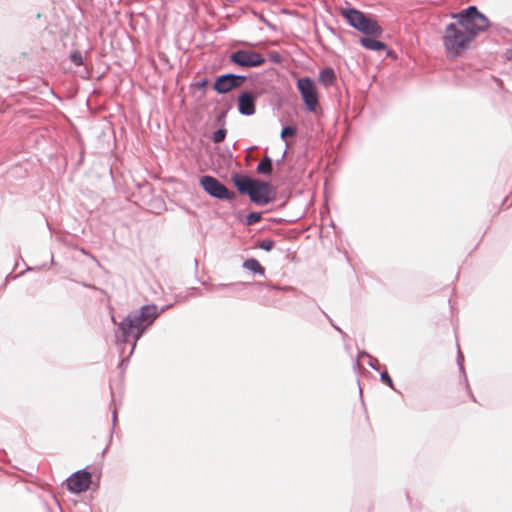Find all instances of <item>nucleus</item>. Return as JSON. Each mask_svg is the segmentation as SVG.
<instances>
[{
    "label": "nucleus",
    "mask_w": 512,
    "mask_h": 512,
    "mask_svg": "<svg viewBox=\"0 0 512 512\" xmlns=\"http://www.w3.org/2000/svg\"><path fill=\"white\" fill-rule=\"evenodd\" d=\"M256 96L249 91L242 92L238 96V111L245 116H251L255 113Z\"/></svg>",
    "instance_id": "nucleus-11"
},
{
    "label": "nucleus",
    "mask_w": 512,
    "mask_h": 512,
    "mask_svg": "<svg viewBox=\"0 0 512 512\" xmlns=\"http://www.w3.org/2000/svg\"><path fill=\"white\" fill-rule=\"evenodd\" d=\"M200 185L203 190L211 197L219 200L232 201L236 198V194L226 188L217 178L205 175L200 178Z\"/></svg>",
    "instance_id": "nucleus-5"
},
{
    "label": "nucleus",
    "mask_w": 512,
    "mask_h": 512,
    "mask_svg": "<svg viewBox=\"0 0 512 512\" xmlns=\"http://www.w3.org/2000/svg\"><path fill=\"white\" fill-rule=\"evenodd\" d=\"M361 45L371 51H380L386 48V44L377 39L370 37H362L360 39Z\"/></svg>",
    "instance_id": "nucleus-14"
},
{
    "label": "nucleus",
    "mask_w": 512,
    "mask_h": 512,
    "mask_svg": "<svg viewBox=\"0 0 512 512\" xmlns=\"http://www.w3.org/2000/svg\"><path fill=\"white\" fill-rule=\"evenodd\" d=\"M226 134H227V131H226L225 128H219L212 135L213 142L214 143H221L222 141H224V139L226 137Z\"/></svg>",
    "instance_id": "nucleus-17"
},
{
    "label": "nucleus",
    "mask_w": 512,
    "mask_h": 512,
    "mask_svg": "<svg viewBox=\"0 0 512 512\" xmlns=\"http://www.w3.org/2000/svg\"><path fill=\"white\" fill-rule=\"evenodd\" d=\"M362 356H367V357L369 358V366H370L372 369L376 370V371L378 370V367H377V365H378V359H376V358H374V357L370 356L369 354H367V353H366V352H364V351H363V352H360V353H359V355H358V357H359V358H360V357H362Z\"/></svg>",
    "instance_id": "nucleus-22"
},
{
    "label": "nucleus",
    "mask_w": 512,
    "mask_h": 512,
    "mask_svg": "<svg viewBox=\"0 0 512 512\" xmlns=\"http://www.w3.org/2000/svg\"><path fill=\"white\" fill-rule=\"evenodd\" d=\"M271 59H272L274 62L278 63V62H280V60H281V56H280L278 53H275V54H272V55H271Z\"/></svg>",
    "instance_id": "nucleus-26"
},
{
    "label": "nucleus",
    "mask_w": 512,
    "mask_h": 512,
    "mask_svg": "<svg viewBox=\"0 0 512 512\" xmlns=\"http://www.w3.org/2000/svg\"><path fill=\"white\" fill-rule=\"evenodd\" d=\"M227 286H228L227 284H218V285H214L211 290L212 291H219V290H221V289H223V288H225Z\"/></svg>",
    "instance_id": "nucleus-25"
},
{
    "label": "nucleus",
    "mask_w": 512,
    "mask_h": 512,
    "mask_svg": "<svg viewBox=\"0 0 512 512\" xmlns=\"http://www.w3.org/2000/svg\"><path fill=\"white\" fill-rule=\"evenodd\" d=\"M463 359H464V357H463L460 349L458 348L457 363L459 365L460 371L464 373V366H463V363H462Z\"/></svg>",
    "instance_id": "nucleus-24"
},
{
    "label": "nucleus",
    "mask_w": 512,
    "mask_h": 512,
    "mask_svg": "<svg viewBox=\"0 0 512 512\" xmlns=\"http://www.w3.org/2000/svg\"><path fill=\"white\" fill-rule=\"evenodd\" d=\"M471 41H473V35L467 33L457 22L449 23L446 26L443 35V45L449 56H458L469 47Z\"/></svg>",
    "instance_id": "nucleus-2"
},
{
    "label": "nucleus",
    "mask_w": 512,
    "mask_h": 512,
    "mask_svg": "<svg viewBox=\"0 0 512 512\" xmlns=\"http://www.w3.org/2000/svg\"><path fill=\"white\" fill-rule=\"evenodd\" d=\"M117 419H118V418H116V417H113V418H112V429H115V427H116V423H117Z\"/></svg>",
    "instance_id": "nucleus-28"
},
{
    "label": "nucleus",
    "mask_w": 512,
    "mask_h": 512,
    "mask_svg": "<svg viewBox=\"0 0 512 512\" xmlns=\"http://www.w3.org/2000/svg\"><path fill=\"white\" fill-rule=\"evenodd\" d=\"M333 327L344 337L346 334L337 326L333 325Z\"/></svg>",
    "instance_id": "nucleus-27"
},
{
    "label": "nucleus",
    "mask_w": 512,
    "mask_h": 512,
    "mask_svg": "<svg viewBox=\"0 0 512 512\" xmlns=\"http://www.w3.org/2000/svg\"><path fill=\"white\" fill-rule=\"evenodd\" d=\"M264 22H265V24H266L267 26H269V27H273V26H272L268 21H264Z\"/></svg>",
    "instance_id": "nucleus-30"
},
{
    "label": "nucleus",
    "mask_w": 512,
    "mask_h": 512,
    "mask_svg": "<svg viewBox=\"0 0 512 512\" xmlns=\"http://www.w3.org/2000/svg\"><path fill=\"white\" fill-rule=\"evenodd\" d=\"M246 76L227 73L216 78L213 88L219 94H226L235 88L242 86Z\"/></svg>",
    "instance_id": "nucleus-8"
},
{
    "label": "nucleus",
    "mask_w": 512,
    "mask_h": 512,
    "mask_svg": "<svg viewBox=\"0 0 512 512\" xmlns=\"http://www.w3.org/2000/svg\"><path fill=\"white\" fill-rule=\"evenodd\" d=\"M275 246V242L271 239H263L259 242L258 247L265 251H271Z\"/></svg>",
    "instance_id": "nucleus-19"
},
{
    "label": "nucleus",
    "mask_w": 512,
    "mask_h": 512,
    "mask_svg": "<svg viewBox=\"0 0 512 512\" xmlns=\"http://www.w3.org/2000/svg\"><path fill=\"white\" fill-rule=\"evenodd\" d=\"M231 63L243 68L259 67L265 63V58L253 50L240 49L229 55Z\"/></svg>",
    "instance_id": "nucleus-6"
},
{
    "label": "nucleus",
    "mask_w": 512,
    "mask_h": 512,
    "mask_svg": "<svg viewBox=\"0 0 512 512\" xmlns=\"http://www.w3.org/2000/svg\"><path fill=\"white\" fill-rule=\"evenodd\" d=\"M91 473L86 469H82L73 473L67 478V489L74 493L86 491L91 484Z\"/></svg>",
    "instance_id": "nucleus-10"
},
{
    "label": "nucleus",
    "mask_w": 512,
    "mask_h": 512,
    "mask_svg": "<svg viewBox=\"0 0 512 512\" xmlns=\"http://www.w3.org/2000/svg\"><path fill=\"white\" fill-rule=\"evenodd\" d=\"M165 308L159 309L155 304L144 305L140 309L130 312L119 324L115 332L118 343H131L132 353L137 341L145 331L161 315Z\"/></svg>",
    "instance_id": "nucleus-1"
},
{
    "label": "nucleus",
    "mask_w": 512,
    "mask_h": 512,
    "mask_svg": "<svg viewBox=\"0 0 512 512\" xmlns=\"http://www.w3.org/2000/svg\"><path fill=\"white\" fill-rule=\"evenodd\" d=\"M256 171L259 174L270 175L272 173V159L265 156L257 165Z\"/></svg>",
    "instance_id": "nucleus-16"
},
{
    "label": "nucleus",
    "mask_w": 512,
    "mask_h": 512,
    "mask_svg": "<svg viewBox=\"0 0 512 512\" xmlns=\"http://www.w3.org/2000/svg\"><path fill=\"white\" fill-rule=\"evenodd\" d=\"M319 82L325 87L332 86L336 81V74L333 68L326 67L319 72Z\"/></svg>",
    "instance_id": "nucleus-13"
},
{
    "label": "nucleus",
    "mask_w": 512,
    "mask_h": 512,
    "mask_svg": "<svg viewBox=\"0 0 512 512\" xmlns=\"http://www.w3.org/2000/svg\"><path fill=\"white\" fill-rule=\"evenodd\" d=\"M206 83H207V80H206V79H204V80L201 82V84H200V85H201V86H205V85H206Z\"/></svg>",
    "instance_id": "nucleus-29"
},
{
    "label": "nucleus",
    "mask_w": 512,
    "mask_h": 512,
    "mask_svg": "<svg viewBox=\"0 0 512 512\" xmlns=\"http://www.w3.org/2000/svg\"><path fill=\"white\" fill-rule=\"evenodd\" d=\"M70 60L73 64H75L76 66H81L83 65V57H82V54L81 52L79 51H73L71 54H70Z\"/></svg>",
    "instance_id": "nucleus-20"
},
{
    "label": "nucleus",
    "mask_w": 512,
    "mask_h": 512,
    "mask_svg": "<svg viewBox=\"0 0 512 512\" xmlns=\"http://www.w3.org/2000/svg\"><path fill=\"white\" fill-rule=\"evenodd\" d=\"M297 88L307 109L315 112L319 101L314 81L309 77L300 78L297 81Z\"/></svg>",
    "instance_id": "nucleus-7"
},
{
    "label": "nucleus",
    "mask_w": 512,
    "mask_h": 512,
    "mask_svg": "<svg viewBox=\"0 0 512 512\" xmlns=\"http://www.w3.org/2000/svg\"><path fill=\"white\" fill-rule=\"evenodd\" d=\"M243 268L260 275L265 274V269L262 267L260 262L255 258L247 259L243 262Z\"/></svg>",
    "instance_id": "nucleus-15"
},
{
    "label": "nucleus",
    "mask_w": 512,
    "mask_h": 512,
    "mask_svg": "<svg viewBox=\"0 0 512 512\" xmlns=\"http://www.w3.org/2000/svg\"><path fill=\"white\" fill-rule=\"evenodd\" d=\"M261 220V213L251 212L246 216V224L253 225Z\"/></svg>",
    "instance_id": "nucleus-18"
},
{
    "label": "nucleus",
    "mask_w": 512,
    "mask_h": 512,
    "mask_svg": "<svg viewBox=\"0 0 512 512\" xmlns=\"http://www.w3.org/2000/svg\"><path fill=\"white\" fill-rule=\"evenodd\" d=\"M231 180L240 194L248 195L256 179H253L246 175L235 173L232 175Z\"/></svg>",
    "instance_id": "nucleus-12"
},
{
    "label": "nucleus",
    "mask_w": 512,
    "mask_h": 512,
    "mask_svg": "<svg viewBox=\"0 0 512 512\" xmlns=\"http://www.w3.org/2000/svg\"><path fill=\"white\" fill-rule=\"evenodd\" d=\"M340 15L351 27L363 34L379 37L383 32L381 26L374 19L358 9L350 7L342 8Z\"/></svg>",
    "instance_id": "nucleus-3"
},
{
    "label": "nucleus",
    "mask_w": 512,
    "mask_h": 512,
    "mask_svg": "<svg viewBox=\"0 0 512 512\" xmlns=\"http://www.w3.org/2000/svg\"><path fill=\"white\" fill-rule=\"evenodd\" d=\"M380 378H381V380H382L384 383H386V384H388L390 387H392V385H393V381H392L391 377L389 376V374H388L386 371H384V372H382V373L380 374Z\"/></svg>",
    "instance_id": "nucleus-23"
},
{
    "label": "nucleus",
    "mask_w": 512,
    "mask_h": 512,
    "mask_svg": "<svg viewBox=\"0 0 512 512\" xmlns=\"http://www.w3.org/2000/svg\"><path fill=\"white\" fill-rule=\"evenodd\" d=\"M271 192L272 187L268 182L256 179L248 196L253 203L262 206L272 201Z\"/></svg>",
    "instance_id": "nucleus-9"
},
{
    "label": "nucleus",
    "mask_w": 512,
    "mask_h": 512,
    "mask_svg": "<svg viewBox=\"0 0 512 512\" xmlns=\"http://www.w3.org/2000/svg\"><path fill=\"white\" fill-rule=\"evenodd\" d=\"M297 130L295 127L292 126H285L281 130V138H286L287 136H294L296 134Z\"/></svg>",
    "instance_id": "nucleus-21"
},
{
    "label": "nucleus",
    "mask_w": 512,
    "mask_h": 512,
    "mask_svg": "<svg viewBox=\"0 0 512 512\" xmlns=\"http://www.w3.org/2000/svg\"><path fill=\"white\" fill-rule=\"evenodd\" d=\"M453 17L457 19L456 22L460 27L473 35V40L480 32L487 30L489 27V20L478 11L476 6H469L465 10L454 14Z\"/></svg>",
    "instance_id": "nucleus-4"
}]
</instances>
